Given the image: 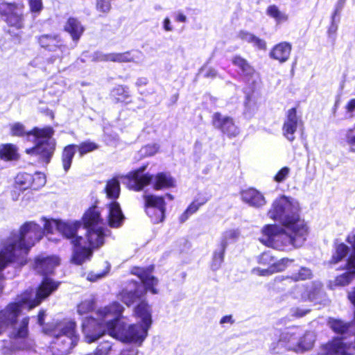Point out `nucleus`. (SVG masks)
<instances>
[{
    "mask_svg": "<svg viewBox=\"0 0 355 355\" xmlns=\"http://www.w3.org/2000/svg\"><path fill=\"white\" fill-rule=\"evenodd\" d=\"M300 123L301 121L297 116L296 109L288 110L283 125V134L288 140L292 141L295 139L294 134Z\"/></svg>",
    "mask_w": 355,
    "mask_h": 355,
    "instance_id": "15",
    "label": "nucleus"
},
{
    "mask_svg": "<svg viewBox=\"0 0 355 355\" xmlns=\"http://www.w3.org/2000/svg\"><path fill=\"white\" fill-rule=\"evenodd\" d=\"M297 353H303L309 351L313 347L315 336L313 332L306 331L302 334L298 330V339H297Z\"/></svg>",
    "mask_w": 355,
    "mask_h": 355,
    "instance_id": "24",
    "label": "nucleus"
},
{
    "mask_svg": "<svg viewBox=\"0 0 355 355\" xmlns=\"http://www.w3.org/2000/svg\"><path fill=\"white\" fill-rule=\"evenodd\" d=\"M216 71L214 69H208L205 76L208 78H214L216 76Z\"/></svg>",
    "mask_w": 355,
    "mask_h": 355,
    "instance_id": "60",
    "label": "nucleus"
},
{
    "mask_svg": "<svg viewBox=\"0 0 355 355\" xmlns=\"http://www.w3.org/2000/svg\"><path fill=\"white\" fill-rule=\"evenodd\" d=\"M140 55L141 53L136 51L124 53H111L107 54L97 53L95 59L97 61L129 62L137 61V60L139 59Z\"/></svg>",
    "mask_w": 355,
    "mask_h": 355,
    "instance_id": "14",
    "label": "nucleus"
},
{
    "mask_svg": "<svg viewBox=\"0 0 355 355\" xmlns=\"http://www.w3.org/2000/svg\"><path fill=\"white\" fill-rule=\"evenodd\" d=\"M24 5L20 3H2L0 4V13L6 16V23L16 29L24 26Z\"/></svg>",
    "mask_w": 355,
    "mask_h": 355,
    "instance_id": "10",
    "label": "nucleus"
},
{
    "mask_svg": "<svg viewBox=\"0 0 355 355\" xmlns=\"http://www.w3.org/2000/svg\"><path fill=\"white\" fill-rule=\"evenodd\" d=\"M232 63L238 67L245 76H252L254 70L246 60L239 55H236L232 59Z\"/></svg>",
    "mask_w": 355,
    "mask_h": 355,
    "instance_id": "39",
    "label": "nucleus"
},
{
    "mask_svg": "<svg viewBox=\"0 0 355 355\" xmlns=\"http://www.w3.org/2000/svg\"><path fill=\"white\" fill-rule=\"evenodd\" d=\"M59 285V282L45 277L35 293L26 291L17 299L15 302L9 304L0 311V334L3 332L9 325L11 326L10 337L13 340L15 349H27L31 346L32 343L28 337L29 318H24L19 322L16 320L18 315L24 309L31 310L38 306L42 300L55 291Z\"/></svg>",
    "mask_w": 355,
    "mask_h": 355,
    "instance_id": "3",
    "label": "nucleus"
},
{
    "mask_svg": "<svg viewBox=\"0 0 355 355\" xmlns=\"http://www.w3.org/2000/svg\"><path fill=\"white\" fill-rule=\"evenodd\" d=\"M208 199L205 197H198L195 199L187 207L185 211L180 216L181 223L185 222L190 216L196 213L198 209L207 202Z\"/></svg>",
    "mask_w": 355,
    "mask_h": 355,
    "instance_id": "34",
    "label": "nucleus"
},
{
    "mask_svg": "<svg viewBox=\"0 0 355 355\" xmlns=\"http://www.w3.org/2000/svg\"><path fill=\"white\" fill-rule=\"evenodd\" d=\"M29 9L35 16L40 13L43 9L42 0H28Z\"/></svg>",
    "mask_w": 355,
    "mask_h": 355,
    "instance_id": "49",
    "label": "nucleus"
},
{
    "mask_svg": "<svg viewBox=\"0 0 355 355\" xmlns=\"http://www.w3.org/2000/svg\"><path fill=\"white\" fill-rule=\"evenodd\" d=\"M31 180L33 175L27 173H19L15 178V189L19 190H26L31 188Z\"/></svg>",
    "mask_w": 355,
    "mask_h": 355,
    "instance_id": "38",
    "label": "nucleus"
},
{
    "mask_svg": "<svg viewBox=\"0 0 355 355\" xmlns=\"http://www.w3.org/2000/svg\"><path fill=\"white\" fill-rule=\"evenodd\" d=\"M146 211L155 223L162 222L164 218L165 202L162 197L146 195L144 196Z\"/></svg>",
    "mask_w": 355,
    "mask_h": 355,
    "instance_id": "11",
    "label": "nucleus"
},
{
    "mask_svg": "<svg viewBox=\"0 0 355 355\" xmlns=\"http://www.w3.org/2000/svg\"><path fill=\"white\" fill-rule=\"evenodd\" d=\"M347 269L348 270L347 272L329 282L328 286L331 289H335L339 286H345L355 279V267H349L347 262Z\"/></svg>",
    "mask_w": 355,
    "mask_h": 355,
    "instance_id": "23",
    "label": "nucleus"
},
{
    "mask_svg": "<svg viewBox=\"0 0 355 355\" xmlns=\"http://www.w3.org/2000/svg\"><path fill=\"white\" fill-rule=\"evenodd\" d=\"M225 251V249L220 247L219 251H216L214 252L211 266L214 270H216L220 268L222 263L223 262Z\"/></svg>",
    "mask_w": 355,
    "mask_h": 355,
    "instance_id": "46",
    "label": "nucleus"
},
{
    "mask_svg": "<svg viewBox=\"0 0 355 355\" xmlns=\"http://www.w3.org/2000/svg\"><path fill=\"white\" fill-rule=\"evenodd\" d=\"M59 265V259L54 256H39L35 262V270L42 275L52 272L54 268Z\"/></svg>",
    "mask_w": 355,
    "mask_h": 355,
    "instance_id": "20",
    "label": "nucleus"
},
{
    "mask_svg": "<svg viewBox=\"0 0 355 355\" xmlns=\"http://www.w3.org/2000/svg\"><path fill=\"white\" fill-rule=\"evenodd\" d=\"M298 330L297 328H291L282 331L278 340L271 343L270 351L273 354H280L284 350L297 353Z\"/></svg>",
    "mask_w": 355,
    "mask_h": 355,
    "instance_id": "9",
    "label": "nucleus"
},
{
    "mask_svg": "<svg viewBox=\"0 0 355 355\" xmlns=\"http://www.w3.org/2000/svg\"><path fill=\"white\" fill-rule=\"evenodd\" d=\"M239 235L240 233L238 230L231 229L224 232L221 236L220 247L225 249L228 244L235 241Z\"/></svg>",
    "mask_w": 355,
    "mask_h": 355,
    "instance_id": "40",
    "label": "nucleus"
},
{
    "mask_svg": "<svg viewBox=\"0 0 355 355\" xmlns=\"http://www.w3.org/2000/svg\"><path fill=\"white\" fill-rule=\"evenodd\" d=\"M101 353L105 355H138V349L128 347L117 351L115 345L110 341H103L94 353Z\"/></svg>",
    "mask_w": 355,
    "mask_h": 355,
    "instance_id": "18",
    "label": "nucleus"
},
{
    "mask_svg": "<svg viewBox=\"0 0 355 355\" xmlns=\"http://www.w3.org/2000/svg\"><path fill=\"white\" fill-rule=\"evenodd\" d=\"M44 231L40 225L33 221L24 223L19 233H12L3 243L0 251V271L10 263L24 265L31 248L41 240Z\"/></svg>",
    "mask_w": 355,
    "mask_h": 355,
    "instance_id": "4",
    "label": "nucleus"
},
{
    "mask_svg": "<svg viewBox=\"0 0 355 355\" xmlns=\"http://www.w3.org/2000/svg\"><path fill=\"white\" fill-rule=\"evenodd\" d=\"M349 144L351 146L352 150L355 151V137H350L348 138Z\"/></svg>",
    "mask_w": 355,
    "mask_h": 355,
    "instance_id": "62",
    "label": "nucleus"
},
{
    "mask_svg": "<svg viewBox=\"0 0 355 355\" xmlns=\"http://www.w3.org/2000/svg\"><path fill=\"white\" fill-rule=\"evenodd\" d=\"M110 0H98L96 8L102 12H107L110 9Z\"/></svg>",
    "mask_w": 355,
    "mask_h": 355,
    "instance_id": "55",
    "label": "nucleus"
},
{
    "mask_svg": "<svg viewBox=\"0 0 355 355\" xmlns=\"http://www.w3.org/2000/svg\"><path fill=\"white\" fill-rule=\"evenodd\" d=\"M258 261L260 264L268 265L269 266L272 264L276 263L275 259L270 251L262 253L258 258Z\"/></svg>",
    "mask_w": 355,
    "mask_h": 355,
    "instance_id": "50",
    "label": "nucleus"
},
{
    "mask_svg": "<svg viewBox=\"0 0 355 355\" xmlns=\"http://www.w3.org/2000/svg\"><path fill=\"white\" fill-rule=\"evenodd\" d=\"M345 1L346 0H338L335 6V10L331 16V21L333 25L336 21V16H338L340 15L342 9L343 8Z\"/></svg>",
    "mask_w": 355,
    "mask_h": 355,
    "instance_id": "54",
    "label": "nucleus"
},
{
    "mask_svg": "<svg viewBox=\"0 0 355 355\" xmlns=\"http://www.w3.org/2000/svg\"><path fill=\"white\" fill-rule=\"evenodd\" d=\"M292 46L290 43L284 42L275 45L270 53V55L273 59L279 62H285L290 58Z\"/></svg>",
    "mask_w": 355,
    "mask_h": 355,
    "instance_id": "22",
    "label": "nucleus"
},
{
    "mask_svg": "<svg viewBox=\"0 0 355 355\" xmlns=\"http://www.w3.org/2000/svg\"><path fill=\"white\" fill-rule=\"evenodd\" d=\"M132 273L139 277L146 291H150L153 294L157 293L155 286L157 284L158 280L151 275V270L149 268H134Z\"/></svg>",
    "mask_w": 355,
    "mask_h": 355,
    "instance_id": "19",
    "label": "nucleus"
},
{
    "mask_svg": "<svg viewBox=\"0 0 355 355\" xmlns=\"http://www.w3.org/2000/svg\"><path fill=\"white\" fill-rule=\"evenodd\" d=\"M270 218L279 221L277 225H265L261 230L259 241L264 245L284 250L292 245H302L308 235V227L300 217V205L297 200L285 196L275 199L269 211Z\"/></svg>",
    "mask_w": 355,
    "mask_h": 355,
    "instance_id": "2",
    "label": "nucleus"
},
{
    "mask_svg": "<svg viewBox=\"0 0 355 355\" xmlns=\"http://www.w3.org/2000/svg\"><path fill=\"white\" fill-rule=\"evenodd\" d=\"M212 123L216 128L219 129L230 137H236L239 134V129L230 116L216 112L213 115Z\"/></svg>",
    "mask_w": 355,
    "mask_h": 355,
    "instance_id": "13",
    "label": "nucleus"
},
{
    "mask_svg": "<svg viewBox=\"0 0 355 355\" xmlns=\"http://www.w3.org/2000/svg\"><path fill=\"white\" fill-rule=\"evenodd\" d=\"M220 323L222 324L225 323L233 324L234 320L232 319V315H225L221 318Z\"/></svg>",
    "mask_w": 355,
    "mask_h": 355,
    "instance_id": "57",
    "label": "nucleus"
},
{
    "mask_svg": "<svg viewBox=\"0 0 355 355\" xmlns=\"http://www.w3.org/2000/svg\"><path fill=\"white\" fill-rule=\"evenodd\" d=\"M98 146L96 144L89 141L82 142L79 145L76 146V149L78 150L80 156L81 157L87 153L98 149Z\"/></svg>",
    "mask_w": 355,
    "mask_h": 355,
    "instance_id": "43",
    "label": "nucleus"
},
{
    "mask_svg": "<svg viewBox=\"0 0 355 355\" xmlns=\"http://www.w3.org/2000/svg\"><path fill=\"white\" fill-rule=\"evenodd\" d=\"M83 221L85 228H98L101 221L99 210L96 207H90L84 214Z\"/></svg>",
    "mask_w": 355,
    "mask_h": 355,
    "instance_id": "25",
    "label": "nucleus"
},
{
    "mask_svg": "<svg viewBox=\"0 0 355 355\" xmlns=\"http://www.w3.org/2000/svg\"><path fill=\"white\" fill-rule=\"evenodd\" d=\"M42 220L44 222V228H42L44 232H46L47 233H52L54 230H57L58 232V225L60 220L46 219V218H42Z\"/></svg>",
    "mask_w": 355,
    "mask_h": 355,
    "instance_id": "44",
    "label": "nucleus"
},
{
    "mask_svg": "<svg viewBox=\"0 0 355 355\" xmlns=\"http://www.w3.org/2000/svg\"><path fill=\"white\" fill-rule=\"evenodd\" d=\"M293 262V260L288 258H284L278 261L276 263L272 264L267 269H254V272L261 276H267L275 272L284 270L288 263Z\"/></svg>",
    "mask_w": 355,
    "mask_h": 355,
    "instance_id": "26",
    "label": "nucleus"
},
{
    "mask_svg": "<svg viewBox=\"0 0 355 355\" xmlns=\"http://www.w3.org/2000/svg\"><path fill=\"white\" fill-rule=\"evenodd\" d=\"M76 150V145H68L63 150L62 162L65 172H67L71 167Z\"/></svg>",
    "mask_w": 355,
    "mask_h": 355,
    "instance_id": "36",
    "label": "nucleus"
},
{
    "mask_svg": "<svg viewBox=\"0 0 355 355\" xmlns=\"http://www.w3.org/2000/svg\"><path fill=\"white\" fill-rule=\"evenodd\" d=\"M33 175V180H31V188L33 189H38L46 184V177L44 173L36 172Z\"/></svg>",
    "mask_w": 355,
    "mask_h": 355,
    "instance_id": "45",
    "label": "nucleus"
},
{
    "mask_svg": "<svg viewBox=\"0 0 355 355\" xmlns=\"http://www.w3.org/2000/svg\"><path fill=\"white\" fill-rule=\"evenodd\" d=\"M349 252V248L344 243H339L336 246V251L332 257V262L334 263L341 261Z\"/></svg>",
    "mask_w": 355,
    "mask_h": 355,
    "instance_id": "41",
    "label": "nucleus"
},
{
    "mask_svg": "<svg viewBox=\"0 0 355 355\" xmlns=\"http://www.w3.org/2000/svg\"><path fill=\"white\" fill-rule=\"evenodd\" d=\"M44 316H45V312L44 311H40L38 314V317H37L38 323L40 325L43 324Z\"/></svg>",
    "mask_w": 355,
    "mask_h": 355,
    "instance_id": "61",
    "label": "nucleus"
},
{
    "mask_svg": "<svg viewBox=\"0 0 355 355\" xmlns=\"http://www.w3.org/2000/svg\"><path fill=\"white\" fill-rule=\"evenodd\" d=\"M290 173V168L287 166L282 168L275 176L274 180L277 182H282L287 178Z\"/></svg>",
    "mask_w": 355,
    "mask_h": 355,
    "instance_id": "53",
    "label": "nucleus"
},
{
    "mask_svg": "<svg viewBox=\"0 0 355 355\" xmlns=\"http://www.w3.org/2000/svg\"><path fill=\"white\" fill-rule=\"evenodd\" d=\"M347 241L352 245L354 250V252L348 259V265L349 267H355V235L349 236Z\"/></svg>",
    "mask_w": 355,
    "mask_h": 355,
    "instance_id": "52",
    "label": "nucleus"
},
{
    "mask_svg": "<svg viewBox=\"0 0 355 355\" xmlns=\"http://www.w3.org/2000/svg\"><path fill=\"white\" fill-rule=\"evenodd\" d=\"M74 246L73 254L72 257L73 261L76 264H82L84 261L89 259L92 254V250L85 245L79 243H72Z\"/></svg>",
    "mask_w": 355,
    "mask_h": 355,
    "instance_id": "28",
    "label": "nucleus"
},
{
    "mask_svg": "<svg viewBox=\"0 0 355 355\" xmlns=\"http://www.w3.org/2000/svg\"><path fill=\"white\" fill-rule=\"evenodd\" d=\"M94 306V301L93 299H86L83 300L77 305V313L80 315H83L89 313Z\"/></svg>",
    "mask_w": 355,
    "mask_h": 355,
    "instance_id": "42",
    "label": "nucleus"
},
{
    "mask_svg": "<svg viewBox=\"0 0 355 355\" xmlns=\"http://www.w3.org/2000/svg\"><path fill=\"white\" fill-rule=\"evenodd\" d=\"M123 175H119L114 177L111 180H108L106 184V187L105 188L107 196L110 199H116L120 194V183L119 179L125 177L128 179L127 177ZM129 182V180H128ZM128 183H127L128 184Z\"/></svg>",
    "mask_w": 355,
    "mask_h": 355,
    "instance_id": "30",
    "label": "nucleus"
},
{
    "mask_svg": "<svg viewBox=\"0 0 355 355\" xmlns=\"http://www.w3.org/2000/svg\"><path fill=\"white\" fill-rule=\"evenodd\" d=\"M237 36L241 40L252 44L254 46L259 49H266V44L265 41L247 31H240Z\"/></svg>",
    "mask_w": 355,
    "mask_h": 355,
    "instance_id": "33",
    "label": "nucleus"
},
{
    "mask_svg": "<svg viewBox=\"0 0 355 355\" xmlns=\"http://www.w3.org/2000/svg\"><path fill=\"white\" fill-rule=\"evenodd\" d=\"M158 149L157 145L149 144L141 148L140 153L144 157L153 156L158 151Z\"/></svg>",
    "mask_w": 355,
    "mask_h": 355,
    "instance_id": "51",
    "label": "nucleus"
},
{
    "mask_svg": "<svg viewBox=\"0 0 355 355\" xmlns=\"http://www.w3.org/2000/svg\"><path fill=\"white\" fill-rule=\"evenodd\" d=\"M241 196L242 200L245 203L254 208H261L267 202L264 196L260 191L253 188L242 191Z\"/></svg>",
    "mask_w": 355,
    "mask_h": 355,
    "instance_id": "17",
    "label": "nucleus"
},
{
    "mask_svg": "<svg viewBox=\"0 0 355 355\" xmlns=\"http://www.w3.org/2000/svg\"><path fill=\"white\" fill-rule=\"evenodd\" d=\"M266 14L274 19L277 24L286 22L288 19V15L275 5L269 6L266 9Z\"/></svg>",
    "mask_w": 355,
    "mask_h": 355,
    "instance_id": "37",
    "label": "nucleus"
},
{
    "mask_svg": "<svg viewBox=\"0 0 355 355\" xmlns=\"http://www.w3.org/2000/svg\"><path fill=\"white\" fill-rule=\"evenodd\" d=\"M309 312L308 310L304 311V310H297L295 313V315L299 317H302L304 315H306Z\"/></svg>",
    "mask_w": 355,
    "mask_h": 355,
    "instance_id": "64",
    "label": "nucleus"
},
{
    "mask_svg": "<svg viewBox=\"0 0 355 355\" xmlns=\"http://www.w3.org/2000/svg\"><path fill=\"white\" fill-rule=\"evenodd\" d=\"M124 220V216L122 214L120 205L113 201L108 205V224L112 227H119L121 225Z\"/></svg>",
    "mask_w": 355,
    "mask_h": 355,
    "instance_id": "21",
    "label": "nucleus"
},
{
    "mask_svg": "<svg viewBox=\"0 0 355 355\" xmlns=\"http://www.w3.org/2000/svg\"><path fill=\"white\" fill-rule=\"evenodd\" d=\"M312 277L311 270L306 267H302L297 272L292 274L291 276H278L275 278L276 282H289L293 280L294 282L303 281L310 279Z\"/></svg>",
    "mask_w": 355,
    "mask_h": 355,
    "instance_id": "29",
    "label": "nucleus"
},
{
    "mask_svg": "<svg viewBox=\"0 0 355 355\" xmlns=\"http://www.w3.org/2000/svg\"><path fill=\"white\" fill-rule=\"evenodd\" d=\"M84 27L76 18L70 17L64 25V31L70 34L73 41H78L84 32Z\"/></svg>",
    "mask_w": 355,
    "mask_h": 355,
    "instance_id": "27",
    "label": "nucleus"
},
{
    "mask_svg": "<svg viewBox=\"0 0 355 355\" xmlns=\"http://www.w3.org/2000/svg\"><path fill=\"white\" fill-rule=\"evenodd\" d=\"M148 80L146 78H140L137 81L138 85H145L147 84Z\"/></svg>",
    "mask_w": 355,
    "mask_h": 355,
    "instance_id": "63",
    "label": "nucleus"
},
{
    "mask_svg": "<svg viewBox=\"0 0 355 355\" xmlns=\"http://www.w3.org/2000/svg\"><path fill=\"white\" fill-rule=\"evenodd\" d=\"M164 28L166 31H171L173 30L172 26H171V21L168 18H166L164 21Z\"/></svg>",
    "mask_w": 355,
    "mask_h": 355,
    "instance_id": "58",
    "label": "nucleus"
},
{
    "mask_svg": "<svg viewBox=\"0 0 355 355\" xmlns=\"http://www.w3.org/2000/svg\"><path fill=\"white\" fill-rule=\"evenodd\" d=\"M123 307L118 302H113L97 311V318H85L82 329L87 343L96 341L105 332L122 343L141 346L148 336L152 324L151 310L148 304L141 302L134 311L135 317L141 322L125 326L121 322Z\"/></svg>",
    "mask_w": 355,
    "mask_h": 355,
    "instance_id": "1",
    "label": "nucleus"
},
{
    "mask_svg": "<svg viewBox=\"0 0 355 355\" xmlns=\"http://www.w3.org/2000/svg\"><path fill=\"white\" fill-rule=\"evenodd\" d=\"M12 136L26 137V140L35 143L33 148H26V154L35 157L41 163L49 164L55 150L56 143L52 136L54 131L51 127L34 128L26 131L23 124L15 123L10 126Z\"/></svg>",
    "mask_w": 355,
    "mask_h": 355,
    "instance_id": "5",
    "label": "nucleus"
},
{
    "mask_svg": "<svg viewBox=\"0 0 355 355\" xmlns=\"http://www.w3.org/2000/svg\"><path fill=\"white\" fill-rule=\"evenodd\" d=\"M146 166H143L134 171L127 174L129 180L128 187L136 191H141L146 186L153 182V188L155 190L167 189L175 186V180L167 173H159L154 178L153 175L146 173L143 174Z\"/></svg>",
    "mask_w": 355,
    "mask_h": 355,
    "instance_id": "6",
    "label": "nucleus"
},
{
    "mask_svg": "<svg viewBox=\"0 0 355 355\" xmlns=\"http://www.w3.org/2000/svg\"><path fill=\"white\" fill-rule=\"evenodd\" d=\"M0 157L6 160H14L19 158L17 148L11 144L0 145Z\"/></svg>",
    "mask_w": 355,
    "mask_h": 355,
    "instance_id": "35",
    "label": "nucleus"
},
{
    "mask_svg": "<svg viewBox=\"0 0 355 355\" xmlns=\"http://www.w3.org/2000/svg\"><path fill=\"white\" fill-rule=\"evenodd\" d=\"M76 323L71 320H64L58 323L51 332V336L57 338L58 345H61L59 350L67 354L76 345L78 336L76 331Z\"/></svg>",
    "mask_w": 355,
    "mask_h": 355,
    "instance_id": "7",
    "label": "nucleus"
},
{
    "mask_svg": "<svg viewBox=\"0 0 355 355\" xmlns=\"http://www.w3.org/2000/svg\"><path fill=\"white\" fill-rule=\"evenodd\" d=\"M175 20L180 22H185L187 21V17L182 12H178L176 15Z\"/></svg>",
    "mask_w": 355,
    "mask_h": 355,
    "instance_id": "59",
    "label": "nucleus"
},
{
    "mask_svg": "<svg viewBox=\"0 0 355 355\" xmlns=\"http://www.w3.org/2000/svg\"><path fill=\"white\" fill-rule=\"evenodd\" d=\"M145 291L139 288L134 290H123L120 294V299L128 306L137 302L144 295Z\"/></svg>",
    "mask_w": 355,
    "mask_h": 355,
    "instance_id": "32",
    "label": "nucleus"
},
{
    "mask_svg": "<svg viewBox=\"0 0 355 355\" xmlns=\"http://www.w3.org/2000/svg\"><path fill=\"white\" fill-rule=\"evenodd\" d=\"M39 42L42 47L49 49L50 51H55L58 49L62 52V49L65 48L61 44V42L57 36L42 35L39 38Z\"/></svg>",
    "mask_w": 355,
    "mask_h": 355,
    "instance_id": "31",
    "label": "nucleus"
},
{
    "mask_svg": "<svg viewBox=\"0 0 355 355\" xmlns=\"http://www.w3.org/2000/svg\"><path fill=\"white\" fill-rule=\"evenodd\" d=\"M105 233L102 227L87 228L85 236H80L79 239L73 240L76 243L85 245L92 250L103 245Z\"/></svg>",
    "mask_w": 355,
    "mask_h": 355,
    "instance_id": "12",
    "label": "nucleus"
},
{
    "mask_svg": "<svg viewBox=\"0 0 355 355\" xmlns=\"http://www.w3.org/2000/svg\"><path fill=\"white\" fill-rule=\"evenodd\" d=\"M347 112L352 113L355 110V98L351 99L345 105Z\"/></svg>",
    "mask_w": 355,
    "mask_h": 355,
    "instance_id": "56",
    "label": "nucleus"
},
{
    "mask_svg": "<svg viewBox=\"0 0 355 355\" xmlns=\"http://www.w3.org/2000/svg\"><path fill=\"white\" fill-rule=\"evenodd\" d=\"M329 325L335 332L340 334L344 333L349 328L343 321L336 319H330Z\"/></svg>",
    "mask_w": 355,
    "mask_h": 355,
    "instance_id": "47",
    "label": "nucleus"
},
{
    "mask_svg": "<svg viewBox=\"0 0 355 355\" xmlns=\"http://www.w3.org/2000/svg\"><path fill=\"white\" fill-rule=\"evenodd\" d=\"M290 295L293 298L299 301L314 302L319 303L324 298L325 294L322 288V284L318 282H312L307 285H297L292 288Z\"/></svg>",
    "mask_w": 355,
    "mask_h": 355,
    "instance_id": "8",
    "label": "nucleus"
},
{
    "mask_svg": "<svg viewBox=\"0 0 355 355\" xmlns=\"http://www.w3.org/2000/svg\"><path fill=\"white\" fill-rule=\"evenodd\" d=\"M82 227V223L78 220H60L58 225V232L64 238L69 239L71 243H75L73 240L79 239L78 230Z\"/></svg>",
    "mask_w": 355,
    "mask_h": 355,
    "instance_id": "16",
    "label": "nucleus"
},
{
    "mask_svg": "<svg viewBox=\"0 0 355 355\" xmlns=\"http://www.w3.org/2000/svg\"><path fill=\"white\" fill-rule=\"evenodd\" d=\"M110 270V266L105 263V270L101 272H90L87 275V279L90 282H96L105 277Z\"/></svg>",
    "mask_w": 355,
    "mask_h": 355,
    "instance_id": "48",
    "label": "nucleus"
}]
</instances>
